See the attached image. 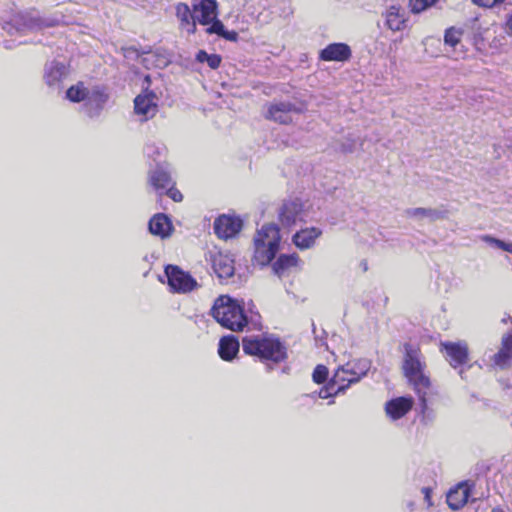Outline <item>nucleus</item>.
<instances>
[{
	"instance_id": "45",
	"label": "nucleus",
	"mask_w": 512,
	"mask_h": 512,
	"mask_svg": "<svg viewBox=\"0 0 512 512\" xmlns=\"http://www.w3.org/2000/svg\"><path fill=\"white\" fill-rule=\"evenodd\" d=\"M459 374L463 378V370H460Z\"/></svg>"
},
{
	"instance_id": "31",
	"label": "nucleus",
	"mask_w": 512,
	"mask_h": 512,
	"mask_svg": "<svg viewBox=\"0 0 512 512\" xmlns=\"http://www.w3.org/2000/svg\"><path fill=\"white\" fill-rule=\"evenodd\" d=\"M347 388L348 385L334 383L332 378L327 386L320 389V391L318 392V397L322 399H327L339 393H344Z\"/></svg>"
},
{
	"instance_id": "8",
	"label": "nucleus",
	"mask_w": 512,
	"mask_h": 512,
	"mask_svg": "<svg viewBox=\"0 0 512 512\" xmlns=\"http://www.w3.org/2000/svg\"><path fill=\"white\" fill-rule=\"evenodd\" d=\"M109 99L110 94L106 86L94 85L90 87L83 105L84 113L91 119L99 118Z\"/></svg>"
},
{
	"instance_id": "42",
	"label": "nucleus",
	"mask_w": 512,
	"mask_h": 512,
	"mask_svg": "<svg viewBox=\"0 0 512 512\" xmlns=\"http://www.w3.org/2000/svg\"><path fill=\"white\" fill-rule=\"evenodd\" d=\"M492 512H505V511L503 509H501V508H494L492 510Z\"/></svg>"
},
{
	"instance_id": "39",
	"label": "nucleus",
	"mask_w": 512,
	"mask_h": 512,
	"mask_svg": "<svg viewBox=\"0 0 512 512\" xmlns=\"http://www.w3.org/2000/svg\"><path fill=\"white\" fill-rule=\"evenodd\" d=\"M421 492H422V494L424 496V501L426 502L427 506L431 507L433 505L432 500H431V494H432L431 488L423 487L421 489Z\"/></svg>"
},
{
	"instance_id": "5",
	"label": "nucleus",
	"mask_w": 512,
	"mask_h": 512,
	"mask_svg": "<svg viewBox=\"0 0 512 512\" xmlns=\"http://www.w3.org/2000/svg\"><path fill=\"white\" fill-rule=\"evenodd\" d=\"M280 231L276 224L263 225L254 236V259L265 266L276 256L280 247Z\"/></svg>"
},
{
	"instance_id": "1",
	"label": "nucleus",
	"mask_w": 512,
	"mask_h": 512,
	"mask_svg": "<svg viewBox=\"0 0 512 512\" xmlns=\"http://www.w3.org/2000/svg\"><path fill=\"white\" fill-rule=\"evenodd\" d=\"M424 367L425 364L422 361L420 351L412 345L406 344L403 364L404 374L418 394L423 420H433L432 411L429 410L426 400L430 380L424 374Z\"/></svg>"
},
{
	"instance_id": "44",
	"label": "nucleus",
	"mask_w": 512,
	"mask_h": 512,
	"mask_svg": "<svg viewBox=\"0 0 512 512\" xmlns=\"http://www.w3.org/2000/svg\"><path fill=\"white\" fill-rule=\"evenodd\" d=\"M508 148L512 150V140L511 143L508 145Z\"/></svg>"
},
{
	"instance_id": "25",
	"label": "nucleus",
	"mask_w": 512,
	"mask_h": 512,
	"mask_svg": "<svg viewBox=\"0 0 512 512\" xmlns=\"http://www.w3.org/2000/svg\"><path fill=\"white\" fill-rule=\"evenodd\" d=\"M173 226L169 217L163 213L154 215L149 221V231L156 236L166 238L170 236Z\"/></svg>"
},
{
	"instance_id": "36",
	"label": "nucleus",
	"mask_w": 512,
	"mask_h": 512,
	"mask_svg": "<svg viewBox=\"0 0 512 512\" xmlns=\"http://www.w3.org/2000/svg\"><path fill=\"white\" fill-rule=\"evenodd\" d=\"M164 194L168 195L175 202H180L183 198L181 192L170 185L165 191Z\"/></svg>"
},
{
	"instance_id": "16",
	"label": "nucleus",
	"mask_w": 512,
	"mask_h": 512,
	"mask_svg": "<svg viewBox=\"0 0 512 512\" xmlns=\"http://www.w3.org/2000/svg\"><path fill=\"white\" fill-rule=\"evenodd\" d=\"M442 350L446 353V359L454 368L461 366L467 362L468 347L465 342H446L442 343Z\"/></svg>"
},
{
	"instance_id": "38",
	"label": "nucleus",
	"mask_w": 512,
	"mask_h": 512,
	"mask_svg": "<svg viewBox=\"0 0 512 512\" xmlns=\"http://www.w3.org/2000/svg\"><path fill=\"white\" fill-rule=\"evenodd\" d=\"M504 0H472L473 3L483 7H493Z\"/></svg>"
},
{
	"instance_id": "43",
	"label": "nucleus",
	"mask_w": 512,
	"mask_h": 512,
	"mask_svg": "<svg viewBox=\"0 0 512 512\" xmlns=\"http://www.w3.org/2000/svg\"><path fill=\"white\" fill-rule=\"evenodd\" d=\"M506 252H509V253L512 254V244L511 243L509 244L508 249H507Z\"/></svg>"
},
{
	"instance_id": "14",
	"label": "nucleus",
	"mask_w": 512,
	"mask_h": 512,
	"mask_svg": "<svg viewBox=\"0 0 512 512\" xmlns=\"http://www.w3.org/2000/svg\"><path fill=\"white\" fill-rule=\"evenodd\" d=\"M43 26V21L35 16L28 14L16 15L11 22H8L3 27L9 34L16 32H25L28 30L40 29Z\"/></svg>"
},
{
	"instance_id": "20",
	"label": "nucleus",
	"mask_w": 512,
	"mask_h": 512,
	"mask_svg": "<svg viewBox=\"0 0 512 512\" xmlns=\"http://www.w3.org/2000/svg\"><path fill=\"white\" fill-rule=\"evenodd\" d=\"M292 111H296V108L290 102L273 103L268 108L267 118L281 124H287L292 121L290 115Z\"/></svg>"
},
{
	"instance_id": "10",
	"label": "nucleus",
	"mask_w": 512,
	"mask_h": 512,
	"mask_svg": "<svg viewBox=\"0 0 512 512\" xmlns=\"http://www.w3.org/2000/svg\"><path fill=\"white\" fill-rule=\"evenodd\" d=\"M242 228L239 217L221 215L214 222V231L219 238L229 239L236 236Z\"/></svg>"
},
{
	"instance_id": "11",
	"label": "nucleus",
	"mask_w": 512,
	"mask_h": 512,
	"mask_svg": "<svg viewBox=\"0 0 512 512\" xmlns=\"http://www.w3.org/2000/svg\"><path fill=\"white\" fill-rule=\"evenodd\" d=\"M303 204L300 200L284 202L279 210V220L284 227H291L303 220Z\"/></svg>"
},
{
	"instance_id": "2",
	"label": "nucleus",
	"mask_w": 512,
	"mask_h": 512,
	"mask_svg": "<svg viewBox=\"0 0 512 512\" xmlns=\"http://www.w3.org/2000/svg\"><path fill=\"white\" fill-rule=\"evenodd\" d=\"M243 351L261 360L282 362L287 357V350L279 338L272 335H253L242 339Z\"/></svg>"
},
{
	"instance_id": "34",
	"label": "nucleus",
	"mask_w": 512,
	"mask_h": 512,
	"mask_svg": "<svg viewBox=\"0 0 512 512\" xmlns=\"http://www.w3.org/2000/svg\"><path fill=\"white\" fill-rule=\"evenodd\" d=\"M327 377V367L324 365H317L312 374L313 381L317 384H321L326 381Z\"/></svg>"
},
{
	"instance_id": "22",
	"label": "nucleus",
	"mask_w": 512,
	"mask_h": 512,
	"mask_svg": "<svg viewBox=\"0 0 512 512\" xmlns=\"http://www.w3.org/2000/svg\"><path fill=\"white\" fill-rule=\"evenodd\" d=\"M405 216L422 221L434 222L447 217V211L439 208H409L405 210Z\"/></svg>"
},
{
	"instance_id": "40",
	"label": "nucleus",
	"mask_w": 512,
	"mask_h": 512,
	"mask_svg": "<svg viewBox=\"0 0 512 512\" xmlns=\"http://www.w3.org/2000/svg\"><path fill=\"white\" fill-rule=\"evenodd\" d=\"M210 54H208L206 51L204 50H199L196 54V60L200 63H204V62H207V59L209 57Z\"/></svg>"
},
{
	"instance_id": "46",
	"label": "nucleus",
	"mask_w": 512,
	"mask_h": 512,
	"mask_svg": "<svg viewBox=\"0 0 512 512\" xmlns=\"http://www.w3.org/2000/svg\"><path fill=\"white\" fill-rule=\"evenodd\" d=\"M345 150H346V151H349V152H351V151H352V148L350 147V148H348V149H345Z\"/></svg>"
},
{
	"instance_id": "41",
	"label": "nucleus",
	"mask_w": 512,
	"mask_h": 512,
	"mask_svg": "<svg viewBox=\"0 0 512 512\" xmlns=\"http://www.w3.org/2000/svg\"><path fill=\"white\" fill-rule=\"evenodd\" d=\"M505 29L509 35H512V12L506 16Z\"/></svg>"
},
{
	"instance_id": "33",
	"label": "nucleus",
	"mask_w": 512,
	"mask_h": 512,
	"mask_svg": "<svg viewBox=\"0 0 512 512\" xmlns=\"http://www.w3.org/2000/svg\"><path fill=\"white\" fill-rule=\"evenodd\" d=\"M436 2L437 0H409V5L413 13H420Z\"/></svg>"
},
{
	"instance_id": "27",
	"label": "nucleus",
	"mask_w": 512,
	"mask_h": 512,
	"mask_svg": "<svg viewBox=\"0 0 512 512\" xmlns=\"http://www.w3.org/2000/svg\"><path fill=\"white\" fill-rule=\"evenodd\" d=\"M512 361V331L502 337V346L493 357V362L500 368H505Z\"/></svg>"
},
{
	"instance_id": "24",
	"label": "nucleus",
	"mask_w": 512,
	"mask_h": 512,
	"mask_svg": "<svg viewBox=\"0 0 512 512\" xmlns=\"http://www.w3.org/2000/svg\"><path fill=\"white\" fill-rule=\"evenodd\" d=\"M176 16L180 21V28L186 31L188 34H194L196 32L197 20L194 18V9L185 4L178 3L176 6Z\"/></svg>"
},
{
	"instance_id": "9",
	"label": "nucleus",
	"mask_w": 512,
	"mask_h": 512,
	"mask_svg": "<svg viewBox=\"0 0 512 512\" xmlns=\"http://www.w3.org/2000/svg\"><path fill=\"white\" fill-rule=\"evenodd\" d=\"M149 184L153 187L158 195H163L164 191L174 185L168 164H157L149 171Z\"/></svg>"
},
{
	"instance_id": "17",
	"label": "nucleus",
	"mask_w": 512,
	"mask_h": 512,
	"mask_svg": "<svg viewBox=\"0 0 512 512\" xmlns=\"http://www.w3.org/2000/svg\"><path fill=\"white\" fill-rule=\"evenodd\" d=\"M322 235V230L318 227H306L297 231L292 242L300 250L311 249L315 246L316 240Z\"/></svg>"
},
{
	"instance_id": "26",
	"label": "nucleus",
	"mask_w": 512,
	"mask_h": 512,
	"mask_svg": "<svg viewBox=\"0 0 512 512\" xmlns=\"http://www.w3.org/2000/svg\"><path fill=\"white\" fill-rule=\"evenodd\" d=\"M239 341L234 335L223 336L219 341L218 354L224 361H232L239 352Z\"/></svg>"
},
{
	"instance_id": "13",
	"label": "nucleus",
	"mask_w": 512,
	"mask_h": 512,
	"mask_svg": "<svg viewBox=\"0 0 512 512\" xmlns=\"http://www.w3.org/2000/svg\"><path fill=\"white\" fill-rule=\"evenodd\" d=\"M67 75L68 68L63 62L53 60L45 64L43 78L50 88L60 89Z\"/></svg>"
},
{
	"instance_id": "6",
	"label": "nucleus",
	"mask_w": 512,
	"mask_h": 512,
	"mask_svg": "<svg viewBox=\"0 0 512 512\" xmlns=\"http://www.w3.org/2000/svg\"><path fill=\"white\" fill-rule=\"evenodd\" d=\"M370 368L371 362L368 359L351 360L336 370L333 382L348 385L349 387L366 376Z\"/></svg>"
},
{
	"instance_id": "35",
	"label": "nucleus",
	"mask_w": 512,
	"mask_h": 512,
	"mask_svg": "<svg viewBox=\"0 0 512 512\" xmlns=\"http://www.w3.org/2000/svg\"><path fill=\"white\" fill-rule=\"evenodd\" d=\"M481 239H482L484 242H486V243H488V244H490V245H493V246H495L496 248L501 249V250H503V251H507L508 246H509V244H510V243L504 242V241H502V240H500V239H497V238H495V237H492V236H490V235H484V236H482V237H481Z\"/></svg>"
},
{
	"instance_id": "12",
	"label": "nucleus",
	"mask_w": 512,
	"mask_h": 512,
	"mask_svg": "<svg viewBox=\"0 0 512 512\" xmlns=\"http://www.w3.org/2000/svg\"><path fill=\"white\" fill-rule=\"evenodd\" d=\"M210 261L214 273L220 280H227L234 275V259L229 254L211 253Z\"/></svg>"
},
{
	"instance_id": "15",
	"label": "nucleus",
	"mask_w": 512,
	"mask_h": 512,
	"mask_svg": "<svg viewBox=\"0 0 512 512\" xmlns=\"http://www.w3.org/2000/svg\"><path fill=\"white\" fill-rule=\"evenodd\" d=\"M156 95L152 91H145L134 100V110L143 120L152 118L157 112Z\"/></svg>"
},
{
	"instance_id": "29",
	"label": "nucleus",
	"mask_w": 512,
	"mask_h": 512,
	"mask_svg": "<svg viewBox=\"0 0 512 512\" xmlns=\"http://www.w3.org/2000/svg\"><path fill=\"white\" fill-rule=\"evenodd\" d=\"M462 30L459 28L451 27L445 31L444 43L445 46L452 48L459 55H464V46L461 42Z\"/></svg>"
},
{
	"instance_id": "4",
	"label": "nucleus",
	"mask_w": 512,
	"mask_h": 512,
	"mask_svg": "<svg viewBox=\"0 0 512 512\" xmlns=\"http://www.w3.org/2000/svg\"><path fill=\"white\" fill-rule=\"evenodd\" d=\"M192 8L197 23L207 26L206 33L216 34L229 41L238 39V33L226 30L224 24L218 19V3L216 0H195L192 3Z\"/></svg>"
},
{
	"instance_id": "19",
	"label": "nucleus",
	"mask_w": 512,
	"mask_h": 512,
	"mask_svg": "<svg viewBox=\"0 0 512 512\" xmlns=\"http://www.w3.org/2000/svg\"><path fill=\"white\" fill-rule=\"evenodd\" d=\"M412 405L411 397H397L386 403L385 411L392 420H398L411 410Z\"/></svg>"
},
{
	"instance_id": "30",
	"label": "nucleus",
	"mask_w": 512,
	"mask_h": 512,
	"mask_svg": "<svg viewBox=\"0 0 512 512\" xmlns=\"http://www.w3.org/2000/svg\"><path fill=\"white\" fill-rule=\"evenodd\" d=\"M89 89L82 82H79L66 91V98L74 103L85 102Z\"/></svg>"
},
{
	"instance_id": "23",
	"label": "nucleus",
	"mask_w": 512,
	"mask_h": 512,
	"mask_svg": "<svg viewBox=\"0 0 512 512\" xmlns=\"http://www.w3.org/2000/svg\"><path fill=\"white\" fill-rule=\"evenodd\" d=\"M351 56V49L345 43H333L324 48L320 57L324 61H346Z\"/></svg>"
},
{
	"instance_id": "21",
	"label": "nucleus",
	"mask_w": 512,
	"mask_h": 512,
	"mask_svg": "<svg viewBox=\"0 0 512 512\" xmlns=\"http://www.w3.org/2000/svg\"><path fill=\"white\" fill-rule=\"evenodd\" d=\"M469 496L470 486L462 482L448 492L446 501L451 509L458 510L467 503Z\"/></svg>"
},
{
	"instance_id": "32",
	"label": "nucleus",
	"mask_w": 512,
	"mask_h": 512,
	"mask_svg": "<svg viewBox=\"0 0 512 512\" xmlns=\"http://www.w3.org/2000/svg\"><path fill=\"white\" fill-rule=\"evenodd\" d=\"M473 43L477 50L481 51L486 47V35L489 29H482L481 27L473 26Z\"/></svg>"
},
{
	"instance_id": "37",
	"label": "nucleus",
	"mask_w": 512,
	"mask_h": 512,
	"mask_svg": "<svg viewBox=\"0 0 512 512\" xmlns=\"http://www.w3.org/2000/svg\"><path fill=\"white\" fill-rule=\"evenodd\" d=\"M206 63L211 69H217L221 63V57L217 54H210Z\"/></svg>"
},
{
	"instance_id": "7",
	"label": "nucleus",
	"mask_w": 512,
	"mask_h": 512,
	"mask_svg": "<svg viewBox=\"0 0 512 512\" xmlns=\"http://www.w3.org/2000/svg\"><path fill=\"white\" fill-rule=\"evenodd\" d=\"M165 276L170 290L174 293H190L198 287L197 281L186 271L176 265L165 266Z\"/></svg>"
},
{
	"instance_id": "18",
	"label": "nucleus",
	"mask_w": 512,
	"mask_h": 512,
	"mask_svg": "<svg viewBox=\"0 0 512 512\" xmlns=\"http://www.w3.org/2000/svg\"><path fill=\"white\" fill-rule=\"evenodd\" d=\"M383 17L386 27L392 31H401L406 27V11L400 6H389L383 13Z\"/></svg>"
},
{
	"instance_id": "28",
	"label": "nucleus",
	"mask_w": 512,
	"mask_h": 512,
	"mask_svg": "<svg viewBox=\"0 0 512 512\" xmlns=\"http://www.w3.org/2000/svg\"><path fill=\"white\" fill-rule=\"evenodd\" d=\"M300 259L298 254H281L278 259L274 262L272 268L276 275L281 277L286 270L292 267H296Z\"/></svg>"
},
{
	"instance_id": "3",
	"label": "nucleus",
	"mask_w": 512,
	"mask_h": 512,
	"mask_svg": "<svg viewBox=\"0 0 512 512\" xmlns=\"http://www.w3.org/2000/svg\"><path fill=\"white\" fill-rule=\"evenodd\" d=\"M211 315L221 326L232 331H242L248 323L239 301L228 295H221L215 300Z\"/></svg>"
}]
</instances>
